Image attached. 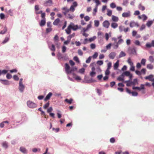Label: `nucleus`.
Here are the masks:
<instances>
[{
  "label": "nucleus",
  "mask_w": 154,
  "mask_h": 154,
  "mask_svg": "<svg viewBox=\"0 0 154 154\" xmlns=\"http://www.w3.org/2000/svg\"><path fill=\"white\" fill-rule=\"evenodd\" d=\"M78 5V4L76 2H74L73 3V4L70 7L69 10L70 11L72 12H74L75 11V8Z\"/></svg>",
  "instance_id": "20e7f679"
},
{
  "label": "nucleus",
  "mask_w": 154,
  "mask_h": 154,
  "mask_svg": "<svg viewBox=\"0 0 154 154\" xmlns=\"http://www.w3.org/2000/svg\"><path fill=\"white\" fill-rule=\"evenodd\" d=\"M8 71L7 70H3L2 71L1 70V75L5 74L8 72Z\"/></svg>",
  "instance_id": "49530a36"
},
{
  "label": "nucleus",
  "mask_w": 154,
  "mask_h": 154,
  "mask_svg": "<svg viewBox=\"0 0 154 154\" xmlns=\"http://www.w3.org/2000/svg\"><path fill=\"white\" fill-rule=\"evenodd\" d=\"M128 50L129 53L131 54H134L136 53V50L134 48H129Z\"/></svg>",
  "instance_id": "9b49d317"
},
{
  "label": "nucleus",
  "mask_w": 154,
  "mask_h": 154,
  "mask_svg": "<svg viewBox=\"0 0 154 154\" xmlns=\"http://www.w3.org/2000/svg\"><path fill=\"white\" fill-rule=\"evenodd\" d=\"M123 74V75H124L126 76H129L131 75L130 73V72L129 71H126L124 72L123 74Z\"/></svg>",
  "instance_id": "c9c22d12"
},
{
  "label": "nucleus",
  "mask_w": 154,
  "mask_h": 154,
  "mask_svg": "<svg viewBox=\"0 0 154 154\" xmlns=\"http://www.w3.org/2000/svg\"><path fill=\"white\" fill-rule=\"evenodd\" d=\"M8 14H9L11 16H13V10L10 9L8 10Z\"/></svg>",
  "instance_id": "09e8293b"
},
{
  "label": "nucleus",
  "mask_w": 154,
  "mask_h": 154,
  "mask_svg": "<svg viewBox=\"0 0 154 154\" xmlns=\"http://www.w3.org/2000/svg\"><path fill=\"white\" fill-rule=\"evenodd\" d=\"M146 62V59H142V60L141 61V64L143 65L144 66L145 65V63Z\"/></svg>",
  "instance_id": "ea45409f"
},
{
  "label": "nucleus",
  "mask_w": 154,
  "mask_h": 154,
  "mask_svg": "<svg viewBox=\"0 0 154 154\" xmlns=\"http://www.w3.org/2000/svg\"><path fill=\"white\" fill-rule=\"evenodd\" d=\"M91 59V57L90 56L88 57L87 60H86V63H89L90 62V61Z\"/></svg>",
  "instance_id": "4d7b16f0"
},
{
  "label": "nucleus",
  "mask_w": 154,
  "mask_h": 154,
  "mask_svg": "<svg viewBox=\"0 0 154 154\" xmlns=\"http://www.w3.org/2000/svg\"><path fill=\"white\" fill-rule=\"evenodd\" d=\"M144 85L142 84H141L140 87H133V90L137 89L140 91L142 89H144Z\"/></svg>",
  "instance_id": "1a4fd4ad"
},
{
  "label": "nucleus",
  "mask_w": 154,
  "mask_h": 154,
  "mask_svg": "<svg viewBox=\"0 0 154 154\" xmlns=\"http://www.w3.org/2000/svg\"><path fill=\"white\" fill-rule=\"evenodd\" d=\"M20 151L23 153H26V150L25 148L21 147L20 149Z\"/></svg>",
  "instance_id": "393cba45"
},
{
  "label": "nucleus",
  "mask_w": 154,
  "mask_h": 154,
  "mask_svg": "<svg viewBox=\"0 0 154 154\" xmlns=\"http://www.w3.org/2000/svg\"><path fill=\"white\" fill-rule=\"evenodd\" d=\"M93 1H94L96 3V6L97 7L99 5H100L101 4L99 2V0H93Z\"/></svg>",
  "instance_id": "79ce46f5"
},
{
  "label": "nucleus",
  "mask_w": 154,
  "mask_h": 154,
  "mask_svg": "<svg viewBox=\"0 0 154 154\" xmlns=\"http://www.w3.org/2000/svg\"><path fill=\"white\" fill-rule=\"evenodd\" d=\"M110 23L108 20H105L103 23V26L106 29L109 28Z\"/></svg>",
  "instance_id": "9d476101"
},
{
  "label": "nucleus",
  "mask_w": 154,
  "mask_h": 154,
  "mask_svg": "<svg viewBox=\"0 0 154 154\" xmlns=\"http://www.w3.org/2000/svg\"><path fill=\"white\" fill-rule=\"evenodd\" d=\"M2 146L3 147L7 148L8 147V143L6 141L2 143Z\"/></svg>",
  "instance_id": "cd10ccee"
},
{
  "label": "nucleus",
  "mask_w": 154,
  "mask_h": 154,
  "mask_svg": "<svg viewBox=\"0 0 154 154\" xmlns=\"http://www.w3.org/2000/svg\"><path fill=\"white\" fill-rule=\"evenodd\" d=\"M51 30H52V28H46V33H48L49 32H50L51 31Z\"/></svg>",
  "instance_id": "052dcab7"
},
{
  "label": "nucleus",
  "mask_w": 154,
  "mask_h": 154,
  "mask_svg": "<svg viewBox=\"0 0 154 154\" xmlns=\"http://www.w3.org/2000/svg\"><path fill=\"white\" fill-rule=\"evenodd\" d=\"M138 8V9L141 11H144L145 9V7L143 6L142 4H141L139 5Z\"/></svg>",
  "instance_id": "412c9836"
},
{
  "label": "nucleus",
  "mask_w": 154,
  "mask_h": 154,
  "mask_svg": "<svg viewBox=\"0 0 154 154\" xmlns=\"http://www.w3.org/2000/svg\"><path fill=\"white\" fill-rule=\"evenodd\" d=\"M124 76L123 74H122L120 75L118 77L117 79V80L119 81H122L124 80Z\"/></svg>",
  "instance_id": "aec40b11"
},
{
  "label": "nucleus",
  "mask_w": 154,
  "mask_h": 154,
  "mask_svg": "<svg viewBox=\"0 0 154 154\" xmlns=\"http://www.w3.org/2000/svg\"><path fill=\"white\" fill-rule=\"evenodd\" d=\"M68 18L72 19H73V18L74 17V16L73 14H68Z\"/></svg>",
  "instance_id": "8fccbe9b"
},
{
  "label": "nucleus",
  "mask_w": 154,
  "mask_h": 154,
  "mask_svg": "<svg viewBox=\"0 0 154 154\" xmlns=\"http://www.w3.org/2000/svg\"><path fill=\"white\" fill-rule=\"evenodd\" d=\"M139 27V25L137 22H135L134 21H131L130 23V27Z\"/></svg>",
  "instance_id": "6e6552de"
},
{
  "label": "nucleus",
  "mask_w": 154,
  "mask_h": 154,
  "mask_svg": "<svg viewBox=\"0 0 154 154\" xmlns=\"http://www.w3.org/2000/svg\"><path fill=\"white\" fill-rule=\"evenodd\" d=\"M85 69L84 68H82L80 69L79 70V72L82 73L83 74L84 72H85Z\"/></svg>",
  "instance_id": "c03bdc74"
},
{
  "label": "nucleus",
  "mask_w": 154,
  "mask_h": 154,
  "mask_svg": "<svg viewBox=\"0 0 154 154\" xmlns=\"http://www.w3.org/2000/svg\"><path fill=\"white\" fill-rule=\"evenodd\" d=\"M53 2L52 0H48L45 2L44 3V5L46 7L51 6Z\"/></svg>",
  "instance_id": "0eeeda50"
},
{
  "label": "nucleus",
  "mask_w": 154,
  "mask_h": 154,
  "mask_svg": "<svg viewBox=\"0 0 154 154\" xmlns=\"http://www.w3.org/2000/svg\"><path fill=\"white\" fill-rule=\"evenodd\" d=\"M96 74V73L94 71H92L90 73V75L92 77H93Z\"/></svg>",
  "instance_id": "0e129e2a"
},
{
  "label": "nucleus",
  "mask_w": 154,
  "mask_h": 154,
  "mask_svg": "<svg viewBox=\"0 0 154 154\" xmlns=\"http://www.w3.org/2000/svg\"><path fill=\"white\" fill-rule=\"evenodd\" d=\"M110 141L111 143H113L115 142V140L114 138H111L110 140Z\"/></svg>",
  "instance_id": "69168bd1"
},
{
  "label": "nucleus",
  "mask_w": 154,
  "mask_h": 154,
  "mask_svg": "<svg viewBox=\"0 0 154 154\" xmlns=\"http://www.w3.org/2000/svg\"><path fill=\"white\" fill-rule=\"evenodd\" d=\"M98 56V54L97 52L94 53V54L93 55L92 57L94 58H96Z\"/></svg>",
  "instance_id": "774afa93"
},
{
  "label": "nucleus",
  "mask_w": 154,
  "mask_h": 154,
  "mask_svg": "<svg viewBox=\"0 0 154 154\" xmlns=\"http://www.w3.org/2000/svg\"><path fill=\"white\" fill-rule=\"evenodd\" d=\"M112 12L111 10H107V15L109 16H110L112 15Z\"/></svg>",
  "instance_id": "6e6d98bb"
},
{
  "label": "nucleus",
  "mask_w": 154,
  "mask_h": 154,
  "mask_svg": "<svg viewBox=\"0 0 154 154\" xmlns=\"http://www.w3.org/2000/svg\"><path fill=\"white\" fill-rule=\"evenodd\" d=\"M60 22V19L59 18H57L55 20H54L53 23V24L54 25H57Z\"/></svg>",
  "instance_id": "f3484780"
},
{
  "label": "nucleus",
  "mask_w": 154,
  "mask_h": 154,
  "mask_svg": "<svg viewBox=\"0 0 154 154\" xmlns=\"http://www.w3.org/2000/svg\"><path fill=\"white\" fill-rule=\"evenodd\" d=\"M9 39V38L8 37H6L5 39V40H4L3 42H2V43L3 44H5V43H6L7 42H8V40Z\"/></svg>",
  "instance_id": "a19ab883"
},
{
  "label": "nucleus",
  "mask_w": 154,
  "mask_h": 154,
  "mask_svg": "<svg viewBox=\"0 0 154 154\" xmlns=\"http://www.w3.org/2000/svg\"><path fill=\"white\" fill-rule=\"evenodd\" d=\"M71 28L72 27L71 26L69 25L67 27V29H65L66 32L67 34H69L71 33Z\"/></svg>",
  "instance_id": "4468645a"
},
{
  "label": "nucleus",
  "mask_w": 154,
  "mask_h": 154,
  "mask_svg": "<svg viewBox=\"0 0 154 154\" xmlns=\"http://www.w3.org/2000/svg\"><path fill=\"white\" fill-rule=\"evenodd\" d=\"M119 66V60H117L116 62L114 64V67L115 68H117Z\"/></svg>",
  "instance_id": "864d4df0"
},
{
  "label": "nucleus",
  "mask_w": 154,
  "mask_h": 154,
  "mask_svg": "<svg viewBox=\"0 0 154 154\" xmlns=\"http://www.w3.org/2000/svg\"><path fill=\"white\" fill-rule=\"evenodd\" d=\"M122 17H129L131 16V13L129 11H128L126 13H124L122 14Z\"/></svg>",
  "instance_id": "f8f14e48"
},
{
  "label": "nucleus",
  "mask_w": 154,
  "mask_h": 154,
  "mask_svg": "<svg viewBox=\"0 0 154 154\" xmlns=\"http://www.w3.org/2000/svg\"><path fill=\"white\" fill-rule=\"evenodd\" d=\"M112 20L114 22H117L119 20L118 17L117 16H115L114 15L112 16Z\"/></svg>",
  "instance_id": "a211bd4d"
},
{
  "label": "nucleus",
  "mask_w": 154,
  "mask_h": 154,
  "mask_svg": "<svg viewBox=\"0 0 154 154\" xmlns=\"http://www.w3.org/2000/svg\"><path fill=\"white\" fill-rule=\"evenodd\" d=\"M111 27L113 29H116L117 28L118 26V25L117 23H112L111 24Z\"/></svg>",
  "instance_id": "4be33fe9"
},
{
  "label": "nucleus",
  "mask_w": 154,
  "mask_h": 154,
  "mask_svg": "<svg viewBox=\"0 0 154 154\" xmlns=\"http://www.w3.org/2000/svg\"><path fill=\"white\" fill-rule=\"evenodd\" d=\"M26 104H27L28 107L31 108H35L37 106V104L30 100L28 101L26 103Z\"/></svg>",
  "instance_id": "7ed1b4c3"
},
{
  "label": "nucleus",
  "mask_w": 154,
  "mask_h": 154,
  "mask_svg": "<svg viewBox=\"0 0 154 154\" xmlns=\"http://www.w3.org/2000/svg\"><path fill=\"white\" fill-rule=\"evenodd\" d=\"M110 71L109 70V69H106V71H105V74L107 76L109 74H110Z\"/></svg>",
  "instance_id": "bf43d9fd"
},
{
  "label": "nucleus",
  "mask_w": 154,
  "mask_h": 154,
  "mask_svg": "<svg viewBox=\"0 0 154 154\" xmlns=\"http://www.w3.org/2000/svg\"><path fill=\"white\" fill-rule=\"evenodd\" d=\"M69 25L71 26V27H72L71 29L74 31H75L78 29H81V26L79 27L77 25H75L74 23H70Z\"/></svg>",
  "instance_id": "39448f33"
},
{
  "label": "nucleus",
  "mask_w": 154,
  "mask_h": 154,
  "mask_svg": "<svg viewBox=\"0 0 154 154\" xmlns=\"http://www.w3.org/2000/svg\"><path fill=\"white\" fill-rule=\"evenodd\" d=\"M134 43L136 45L138 46H139L140 45V42L138 41V40H136L134 42Z\"/></svg>",
  "instance_id": "338daca9"
},
{
  "label": "nucleus",
  "mask_w": 154,
  "mask_h": 154,
  "mask_svg": "<svg viewBox=\"0 0 154 154\" xmlns=\"http://www.w3.org/2000/svg\"><path fill=\"white\" fill-rule=\"evenodd\" d=\"M94 26L97 27L99 26V20H95L94 21Z\"/></svg>",
  "instance_id": "f704fd0d"
},
{
  "label": "nucleus",
  "mask_w": 154,
  "mask_h": 154,
  "mask_svg": "<svg viewBox=\"0 0 154 154\" xmlns=\"http://www.w3.org/2000/svg\"><path fill=\"white\" fill-rule=\"evenodd\" d=\"M146 67L147 69L151 70L153 68L154 66L152 64H149L147 65Z\"/></svg>",
  "instance_id": "bb28decb"
},
{
  "label": "nucleus",
  "mask_w": 154,
  "mask_h": 154,
  "mask_svg": "<svg viewBox=\"0 0 154 154\" xmlns=\"http://www.w3.org/2000/svg\"><path fill=\"white\" fill-rule=\"evenodd\" d=\"M96 46L94 44H91L90 45V48H91L93 49L95 48Z\"/></svg>",
  "instance_id": "5fc2aeb1"
},
{
  "label": "nucleus",
  "mask_w": 154,
  "mask_h": 154,
  "mask_svg": "<svg viewBox=\"0 0 154 154\" xmlns=\"http://www.w3.org/2000/svg\"><path fill=\"white\" fill-rule=\"evenodd\" d=\"M52 95V94L51 92H49L48 94L47 95L46 97L44 99V100L46 101L47 100L49 99L50 98L51 96Z\"/></svg>",
  "instance_id": "2eb2a0df"
},
{
  "label": "nucleus",
  "mask_w": 154,
  "mask_h": 154,
  "mask_svg": "<svg viewBox=\"0 0 154 154\" xmlns=\"http://www.w3.org/2000/svg\"><path fill=\"white\" fill-rule=\"evenodd\" d=\"M127 62L128 63V64L132 66L133 65V63L132 62L131 59L130 58H129L127 60Z\"/></svg>",
  "instance_id": "c756f323"
},
{
  "label": "nucleus",
  "mask_w": 154,
  "mask_h": 154,
  "mask_svg": "<svg viewBox=\"0 0 154 154\" xmlns=\"http://www.w3.org/2000/svg\"><path fill=\"white\" fill-rule=\"evenodd\" d=\"M97 37L96 36H93L92 37L89 38L88 40L91 42L94 40Z\"/></svg>",
  "instance_id": "72a5a7b5"
},
{
  "label": "nucleus",
  "mask_w": 154,
  "mask_h": 154,
  "mask_svg": "<svg viewBox=\"0 0 154 154\" xmlns=\"http://www.w3.org/2000/svg\"><path fill=\"white\" fill-rule=\"evenodd\" d=\"M73 60H74L76 62L79 63V59L78 57L77 56H75L74 57Z\"/></svg>",
  "instance_id": "58836bf2"
},
{
  "label": "nucleus",
  "mask_w": 154,
  "mask_h": 154,
  "mask_svg": "<svg viewBox=\"0 0 154 154\" xmlns=\"http://www.w3.org/2000/svg\"><path fill=\"white\" fill-rule=\"evenodd\" d=\"M97 64L101 66L103 64V62L102 60H98L97 62Z\"/></svg>",
  "instance_id": "a18cd8bd"
},
{
  "label": "nucleus",
  "mask_w": 154,
  "mask_h": 154,
  "mask_svg": "<svg viewBox=\"0 0 154 154\" xmlns=\"http://www.w3.org/2000/svg\"><path fill=\"white\" fill-rule=\"evenodd\" d=\"M65 70L67 74L70 73L72 71V70H70V66L67 63L65 64Z\"/></svg>",
  "instance_id": "423d86ee"
},
{
  "label": "nucleus",
  "mask_w": 154,
  "mask_h": 154,
  "mask_svg": "<svg viewBox=\"0 0 154 154\" xmlns=\"http://www.w3.org/2000/svg\"><path fill=\"white\" fill-rule=\"evenodd\" d=\"M116 54L115 52H112L109 54V56L110 58L113 59L115 58Z\"/></svg>",
  "instance_id": "ddd939ff"
},
{
  "label": "nucleus",
  "mask_w": 154,
  "mask_h": 154,
  "mask_svg": "<svg viewBox=\"0 0 154 154\" xmlns=\"http://www.w3.org/2000/svg\"><path fill=\"white\" fill-rule=\"evenodd\" d=\"M7 31V28L5 27L4 28L3 30H2L0 32V34H5L6 32Z\"/></svg>",
  "instance_id": "c85d7f7f"
},
{
  "label": "nucleus",
  "mask_w": 154,
  "mask_h": 154,
  "mask_svg": "<svg viewBox=\"0 0 154 154\" xmlns=\"http://www.w3.org/2000/svg\"><path fill=\"white\" fill-rule=\"evenodd\" d=\"M142 19H143V21H144L146 20L147 17L145 15L143 14L142 15Z\"/></svg>",
  "instance_id": "e433bc0d"
},
{
  "label": "nucleus",
  "mask_w": 154,
  "mask_h": 154,
  "mask_svg": "<svg viewBox=\"0 0 154 154\" xmlns=\"http://www.w3.org/2000/svg\"><path fill=\"white\" fill-rule=\"evenodd\" d=\"M62 9L63 10L65 11L64 12H68L69 11H70L69 9H68L67 7L63 8Z\"/></svg>",
  "instance_id": "37998d69"
},
{
  "label": "nucleus",
  "mask_w": 154,
  "mask_h": 154,
  "mask_svg": "<svg viewBox=\"0 0 154 154\" xmlns=\"http://www.w3.org/2000/svg\"><path fill=\"white\" fill-rule=\"evenodd\" d=\"M110 7L112 8H114L116 7V4L112 2L110 4Z\"/></svg>",
  "instance_id": "4c0bfd02"
},
{
  "label": "nucleus",
  "mask_w": 154,
  "mask_h": 154,
  "mask_svg": "<svg viewBox=\"0 0 154 154\" xmlns=\"http://www.w3.org/2000/svg\"><path fill=\"white\" fill-rule=\"evenodd\" d=\"M122 36H118L117 38H112V40L114 41L115 43H114L113 48L115 49H117L119 45H120L124 42V40L122 38Z\"/></svg>",
  "instance_id": "f257e3e1"
},
{
  "label": "nucleus",
  "mask_w": 154,
  "mask_h": 154,
  "mask_svg": "<svg viewBox=\"0 0 154 154\" xmlns=\"http://www.w3.org/2000/svg\"><path fill=\"white\" fill-rule=\"evenodd\" d=\"M0 17L1 19H3L5 18V15L3 13H1L0 14Z\"/></svg>",
  "instance_id": "e2e57ef3"
},
{
  "label": "nucleus",
  "mask_w": 154,
  "mask_h": 154,
  "mask_svg": "<svg viewBox=\"0 0 154 154\" xmlns=\"http://www.w3.org/2000/svg\"><path fill=\"white\" fill-rule=\"evenodd\" d=\"M146 71V70L145 68H143L141 70V71H140L141 74H145Z\"/></svg>",
  "instance_id": "603ef678"
},
{
  "label": "nucleus",
  "mask_w": 154,
  "mask_h": 154,
  "mask_svg": "<svg viewBox=\"0 0 154 154\" xmlns=\"http://www.w3.org/2000/svg\"><path fill=\"white\" fill-rule=\"evenodd\" d=\"M49 48L50 50L52 51H55V46L53 44L51 45V47L49 46Z\"/></svg>",
  "instance_id": "5701e85b"
},
{
  "label": "nucleus",
  "mask_w": 154,
  "mask_h": 154,
  "mask_svg": "<svg viewBox=\"0 0 154 154\" xmlns=\"http://www.w3.org/2000/svg\"><path fill=\"white\" fill-rule=\"evenodd\" d=\"M126 54L125 53L122 51L119 54V58H121L125 56Z\"/></svg>",
  "instance_id": "7c9ffc66"
},
{
  "label": "nucleus",
  "mask_w": 154,
  "mask_h": 154,
  "mask_svg": "<svg viewBox=\"0 0 154 154\" xmlns=\"http://www.w3.org/2000/svg\"><path fill=\"white\" fill-rule=\"evenodd\" d=\"M92 23V22H90L89 24H88V25H87L86 28H87L88 29H89L91 28V27H92V25H91V23Z\"/></svg>",
  "instance_id": "680f3d73"
},
{
  "label": "nucleus",
  "mask_w": 154,
  "mask_h": 154,
  "mask_svg": "<svg viewBox=\"0 0 154 154\" xmlns=\"http://www.w3.org/2000/svg\"><path fill=\"white\" fill-rule=\"evenodd\" d=\"M45 24V19H43L41 20L40 22L39 23V25L40 26L42 27L44 26Z\"/></svg>",
  "instance_id": "6ab92c4d"
},
{
  "label": "nucleus",
  "mask_w": 154,
  "mask_h": 154,
  "mask_svg": "<svg viewBox=\"0 0 154 154\" xmlns=\"http://www.w3.org/2000/svg\"><path fill=\"white\" fill-rule=\"evenodd\" d=\"M65 101L68 103L69 104H71L72 103V99H70L69 100L66 99L65 100Z\"/></svg>",
  "instance_id": "473e14b6"
},
{
  "label": "nucleus",
  "mask_w": 154,
  "mask_h": 154,
  "mask_svg": "<svg viewBox=\"0 0 154 154\" xmlns=\"http://www.w3.org/2000/svg\"><path fill=\"white\" fill-rule=\"evenodd\" d=\"M154 76L152 74H150L149 75L145 77V79L146 80L148 79L149 81H151L152 80V79L153 77Z\"/></svg>",
  "instance_id": "dca6fc26"
},
{
  "label": "nucleus",
  "mask_w": 154,
  "mask_h": 154,
  "mask_svg": "<svg viewBox=\"0 0 154 154\" xmlns=\"http://www.w3.org/2000/svg\"><path fill=\"white\" fill-rule=\"evenodd\" d=\"M153 22L152 20L148 21L147 22L146 25L147 27H149L152 24Z\"/></svg>",
  "instance_id": "a878e982"
},
{
  "label": "nucleus",
  "mask_w": 154,
  "mask_h": 154,
  "mask_svg": "<svg viewBox=\"0 0 154 154\" xmlns=\"http://www.w3.org/2000/svg\"><path fill=\"white\" fill-rule=\"evenodd\" d=\"M19 90L21 92H22L23 91L24 88V86L23 84H19Z\"/></svg>",
  "instance_id": "b1692460"
},
{
  "label": "nucleus",
  "mask_w": 154,
  "mask_h": 154,
  "mask_svg": "<svg viewBox=\"0 0 154 154\" xmlns=\"http://www.w3.org/2000/svg\"><path fill=\"white\" fill-rule=\"evenodd\" d=\"M49 102H48L45 104L44 106V109H47L49 106Z\"/></svg>",
  "instance_id": "3c124183"
},
{
  "label": "nucleus",
  "mask_w": 154,
  "mask_h": 154,
  "mask_svg": "<svg viewBox=\"0 0 154 154\" xmlns=\"http://www.w3.org/2000/svg\"><path fill=\"white\" fill-rule=\"evenodd\" d=\"M84 19L86 21H88L90 20V18L89 16H87L84 17Z\"/></svg>",
  "instance_id": "13d9d810"
},
{
  "label": "nucleus",
  "mask_w": 154,
  "mask_h": 154,
  "mask_svg": "<svg viewBox=\"0 0 154 154\" xmlns=\"http://www.w3.org/2000/svg\"><path fill=\"white\" fill-rule=\"evenodd\" d=\"M124 82L127 83V86H130L131 85H135L136 84H138L137 79H134L133 81H131L130 80H128L125 81Z\"/></svg>",
  "instance_id": "f03ea898"
},
{
  "label": "nucleus",
  "mask_w": 154,
  "mask_h": 154,
  "mask_svg": "<svg viewBox=\"0 0 154 154\" xmlns=\"http://www.w3.org/2000/svg\"><path fill=\"white\" fill-rule=\"evenodd\" d=\"M78 54L80 56H82L83 54V52L82 51V50L80 49H79L78 51Z\"/></svg>",
  "instance_id": "de8ad7c7"
},
{
  "label": "nucleus",
  "mask_w": 154,
  "mask_h": 154,
  "mask_svg": "<svg viewBox=\"0 0 154 154\" xmlns=\"http://www.w3.org/2000/svg\"><path fill=\"white\" fill-rule=\"evenodd\" d=\"M149 60L151 63L154 62V58L152 56H149Z\"/></svg>",
  "instance_id": "2f4dec72"
}]
</instances>
